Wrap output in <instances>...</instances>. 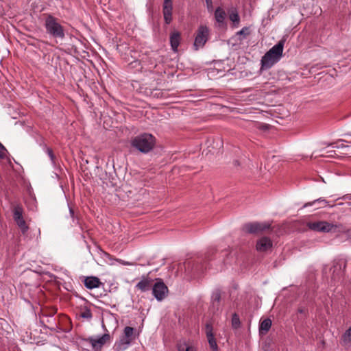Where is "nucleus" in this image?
Here are the masks:
<instances>
[{"label":"nucleus","mask_w":351,"mask_h":351,"mask_svg":"<svg viewBox=\"0 0 351 351\" xmlns=\"http://www.w3.org/2000/svg\"><path fill=\"white\" fill-rule=\"evenodd\" d=\"M285 40H280L272 47L261 58V70H267L277 63L282 56Z\"/></svg>","instance_id":"f257e3e1"},{"label":"nucleus","mask_w":351,"mask_h":351,"mask_svg":"<svg viewBox=\"0 0 351 351\" xmlns=\"http://www.w3.org/2000/svg\"><path fill=\"white\" fill-rule=\"evenodd\" d=\"M43 16L46 33L53 38L64 39L65 37L64 28L59 23V19L50 14H44Z\"/></svg>","instance_id":"f03ea898"},{"label":"nucleus","mask_w":351,"mask_h":351,"mask_svg":"<svg viewBox=\"0 0 351 351\" xmlns=\"http://www.w3.org/2000/svg\"><path fill=\"white\" fill-rule=\"evenodd\" d=\"M155 143V137L148 133L139 134L131 141L132 146L144 154L149 152L154 147Z\"/></svg>","instance_id":"7ed1b4c3"},{"label":"nucleus","mask_w":351,"mask_h":351,"mask_svg":"<svg viewBox=\"0 0 351 351\" xmlns=\"http://www.w3.org/2000/svg\"><path fill=\"white\" fill-rule=\"evenodd\" d=\"M340 225L328 223L326 221H310L307 223V227L313 231L320 232H335Z\"/></svg>","instance_id":"20e7f679"},{"label":"nucleus","mask_w":351,"mask_h":351,"mask_svg":"<svg viewBox=\"0 0 351 351\" xmlns=\"http://www.w3.org/2000/svg\"><path fill=\"white\" fill-rule=\"evenodd\" d=\"M271 228L269 222H251L243 225L242 230L246 233L258 234L265 232Z\"/></svg>","instance_id":"39448f33"},{"label":"nucleus","mask_w":351,"mask_h":351,"mask_svg":"<svg viewBox=\"0 0 351 351\" xmlns=\"http://www.w3.org/2000/svg\"><path fill=\"white\" fill-rule=\"evenodd\" d=\"M208 34L209 30L207 27L202 25L198 28L194 42V47L196 50L205 45L208 40Z\"/></svg>","instance_id":"423d86ee"},{"label":"nucleus","mask_w":351,"mask_h":351,"mask_svg":"<svg viewBox=\"0 0 351 351\" xmlns=\"http://www.w3.org/2000/svg\"><path fill=\"white\" fill-rule=\"evenodd\" d=\"M152 293L158 301H162L167 295L168 288L165 284L159 279L153 285Z\"/></svg>","instance_id":"0eeeda50"},{"label":"nucleus","mask_w":351,"mask_h":351,"mask_svg":"<svg viewBox=\"0 0 351 351\" xmlns=\"http://www.w3.org/2000/svg\"><path fill=\"white\" fill-rule=\"evenodd\" d=\"M109 337L110 335L105 333L101 337H89L88 338L85 339V341L91 344L93 349L97 351L103 347L108 340Z\"/></svg>","instance_id":"6e6552de"},{"label":"nucleus","mask_w":351,"mask_h":351,"mask_svg":"<svg viewBox=\"0 0 351 351\" xmlns=\"http://www.w3.org/2000/svg\"><path fill=\"white\" fill-rule=\"evenodd\" d=\"M134 329L132 327L126 326L124 329V337L121 339L118 345L119 349L125 350L131 343L133 339L132 336Z\"/></svg>","instance_id":"1a4fd4ad"},{"label":"nucleus","mask_w":351,"mask_h":351,"mask_svg":"<svg viewBox=\"0 0 351 351\" xmlns=\"http://www.w3.org/2000/svg\"><path fill=\"white\" fill-rule=\"evenodd\" d=\"M273 247V242L270 238L267 237H262L257 240L256 244V250L258 252H267L271 250Z\"/></svg>","instance_id":"9d476101"},{"label":"nucleus","mask_w":351,"mask_h":351,"mask_svg":"<svg viewBox=\"0 0 351 351\" xmlns=\"http://www.w3.org/2000/svg\"><path fill=\"white\" fill-rule=\"evenodd\" d=\"M173 3L171 0H164L162 5V14L166 24H169L172 21Z\"/></svg>","instance_id":"9b49d317"},{"label":"nucleus","mask_w":351,"mask_h":351,"mask_svg":"<svg viewBox=\"0 0 351 351\" xmlns=\"http://www.w3.org/2000/svg\"><path fill=\"white\" fill-rule=\"evenodd\" d=\"M206 334L210 348L214 350H217V344L213 333V327L208 324L206 326Z\"/></svg>","instance_id":"f8f14e48"},{"label":"nucleus","mask_w":351,"mask_h":351,"mask_svg":"<svg viewBox=\"0 0 351 351\" xmlns=\"http://www.w3.org/2000/svg\"><path fill=\"white\" fill-rule=\"evenodd\" d=\"M152 287H153L152 280L147 278H143L136 285V287L143 292L149 290Z\"/></svg>","instance_id":"ddd939ff"},{"label":"nucleus","mask_w":351,"mask_h":351,"mask_svg":"<svg viewBox=\"0 0 351 351\" xmlns=\"http://www.w3.org/2000/svg\"><path fill=\"white\" fill-rule=\"evenodd\" d=\"M99 284V279L95 276L86 277L84 279V285L86 288L89 289L98 287Z\"/></svg>","instance_id":"4468645a"},{"label":"nucleus","mask_w":351,"mask_h":351,"mask_svg":"<svg viewBox=\"0 0 351 351\" xmlns=\"http://www.w3.org/2000/svg\"><path fill=\"white\" fill-rule=\"evenodd\" d=\"M178 351H196V348L189 341L180 340L177 343Z\"/></svg>","instance_id":"2eb2a0df"},{"label":"nucleus","mask_w":351,"mask_h":351,"mask_svg":"<svg viewBox=\"0 0 351 351\" xmlns=\"http://www.w3.org/2000/svg\"><path fill=\"white\" fill-rule=\"evenodd\" d=\"M271 326V320L269 318L265 319L263 320L259 326V332L261 335H265L269 330L270 329Z\"/></svg>","instance_id":"dca6fc26"},{"label":"nucleus","mask_w":351,"mask_h":351,"mask_svg":"<svg viewBox=\"0 0 351 351\" xmlns=\"http://www.w3.org/2000/svg\"><path fill=\"white\" fill-rule=\"evenodd\" d=\"M180 35L178 32H173L170 36V43L172 49L174 51H177V49L180 44Z\"/></svg>","instance_id":"f3484780"},{"label":"nucleus","mask_w":351,"mask_h":351,"mask_svg":"<svg viewBox=\"0 0 351 351\" xmlns=\"http://www.w3.org/2000/svg\"><path fill=\"white\" fill-rule=\"evenodd\" d=\"M341 344L345 347L351 346V327L343 333L341 337Z\"/></svg>","instance_id":"a211bd4d"},{"label":"nucleus","mask_w":351,"mask_h":351,"mask_svg":"<svg viewBox=\"0 0 351 351\" xmlns=\"http://www.w3.org/2000/svg\"><path fill=\"white\" fill-rule=\"evenodd\" d=\"M226 16V12L220 7L216 9L215 12V18L217 23H223L225 20Z\"/></svg>","instance_id":"6ab92c4d"},{"label":"nucleus","mask_w":351,"mask_h":351,"mask_svg":"<svg viewBox=\"0 0 351 351\" xmlns=\"http://www.w3.org/2000/svg\"><path fill=\"white\" fill-rule=\"evenodd\" d=\"M23 208L21 206L17 205L14 207L13 213V217L14 221L23 218Z\"/></svg>","instance_id":"aec40b11"},{"label":"nucleus","mask_w":351,"mask_h":351,"mask_svg":"<svg viewBox=\"0 0 351 351\" xmlns=\"http://www.w3.org/2000/svg\"><path fill=\"white\" fill-rule=\"evenodd\" d=\"M15 222L16 223L18 226L20 228L23 234H25L29 228L27 226L26 222L23 218L17 219L15 221Z\"/></svg>","instance_id":"412c9836"},{"label":"nucleus","mask_w":351,"mask_h":351,"mask_svg":"<svg viewBox=\"0 0 351 351\" xmlns=\"http://www.w3.org/2000/svg\"><path fill=\"white\" fill-rule=\"evenodd\" d=\"M232 326L234 329H237L241 326V322L239 315L234 313L232 317Z\"/></svg>","instance_id":"4be33fe9"},{"label":"nucleus","mask_w":351,"mask_h":351,"mask_svg":"<svg viewBox=\"0 0 351 351\" xmlns=\"http://www.w3.org/2000/svg\"><path fill=\"white\" fill-rule=\"evenodd\" d=\"M230 20L236 25H238L240 21V17L237 11H232L229 16Z\"/></svg>","instance_id":"5701e85b"},{"label":"nucleus","mask_w":351,"mask_h":351,"mask_svg":"<svg viewBox=\"0 0 351 351\" xmlns=\"http://www.w3.org/2000/svg\"><path fill=\"white\" fill-rule=\"evenodd\" d=\"M80 316L83 318L90 319L92 318V313L90 309L84 308L80 312Z\"/></svg>","instance_id":"b1692460"},{"label":"nucleus","mask_w":351,"mask_h":351,"mask_svg":"<svg viewBox=\"0 0 351 351\" xmlns=\"http://www.w3.org/2000/svg\"><path fill=\"white\" fill-rule=\"evenodd\" d=\"M316 203L322 204V206H326L327 204V202L326 201V199H324L323 198H319L317 199L314 200L313 202H312L311 203L306 204L304 205V207L315 204Z\"/></svg>","instance_id":"393cba45"},{"label":"nucleus","mask_w":351,"mask_h":351,"mask_svg":"<svg viewBox=\"0 0 351 351\" xmlns=\"http://www.w3.org/2000/svg\"><path fill=\"white\" fill-rule=\"evenodd\" d=\"M220 298H221V295H220L219 292L214 293L212 296V301H213V305H215L216 303L218 304L220 301Z\"/></svg>","instance_id":"a878e982"},{"label":"nucleus","mask_w":351,"mask_h":351,"mask_svg":"<svg viewBox=\"0 0 351 351\" xmlns=\"http://www.w3.org/2000/svg\"><path fill=\"white\" fill-rule=\"evenodd\" d=\"M47 152L51 160L53 162H54L56 157H55V155L53 154V150L51 148H47Z\"/></svg>","instance_id":"bb28decb"},{"label":"nucleus","mask_w":351,"mask_h":351,"mask_svg":"<svg viewBox=\"0 0 351 351\" xmlns=\"http://www.w3.org/2000/svg\"><path fill=\"white\" fill-rule=\"evenodd\" d=\"M249 34L248 28L247 27H243L240 31L237 32L238 35H243L244 36H246Z\"/></svg>","instance_id":"cd10ccee"},{"label":"nucleus","mask_w":351,"mask_h":351,"mask_svg":"<svg viewBox=\"0 0 351 351\" xmlns=\"http://www.w3.org/2000/svg\"><path fill=\"white\" fill-rule=\"evenodd\" d=\"M341 199H344V200H351V194H348V195H343Z\"/></svg>","instance_id":"c85d7f7f"},{"label":"nucleus","mask_w":351,"mask_h":351,"mask_svg":"<svg viewBox=\"0 0 351 351\" xmlns=\"http://www.w3.org/2000/svg\"><path fill=\"white\" fill-rule=\"evenodd\" d=\"M333 147H337V148H341V149H343V148H346V147H348V145H346L345 144L343 143H341L337 146H333Z\"/></svg>","instance_id":"c756f323"},{"label":"nucleus","mask_w":351,"mask_h":351,"mask_svg":"<svg viewBox=\"0 0 351 351\" xmlns=\"http://www.w3.org/2000/svg\"><path fill=\"white\" fill-rule=\"evenodd\" d=\"M206 2V5H207L208 9H210L212 8V5H213L212 0H209V1H207Z\"/></svg>","instance_id":"7c9ffc66"},{"label":"nucleus","mask_w":351,"mask_h":351,"mask_svg":"<svg viewBox=\"0 0 351 351\" xmlns=\"http://www.w3.org/2000/svg\"><path fill=\"white\" fill-rule=\"evenodd\" d=\"M69 212H70V215H71V217L74 219L75 217V213H74V210L72 208H69Z\"/></svg>","instance_id":"2f4dec72"},{"label":"nucleus","mask_w":351,"mask_h":351,"mask_svg":"<svg viewBox=\"0 0 351 351\" xmlns=\"http://www.w3.org/2000/svg\"><path fill=\"white\" fill-rule=\"evenodd\" d=\"M117 116L118 117V119L120 120L121 122L124 119V117L121 114H117Z\"/></svg>","instance_id":"473e14b6"},{"label":"nucleus","mask_w":351,"mask_h":351,"mask_svg":"<svg viewBox=\"0 0 351 351\" xmlns=\"http://www.w3.org/2000/svg\"><path fill=\"white\" fill-rule=\"evenodd\" d=\"M0 147L3 149V150H5V148L4 147V146L0 143Z\"/></svg>","instance_id":"72a5a7b5"}]
</instances>
